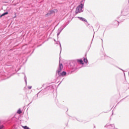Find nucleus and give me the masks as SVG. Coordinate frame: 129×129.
Masks as SVG:
<instances>
[{
    "label": "nucleus",
    "mask_w": 129,
    "mask_h": 129,
    "mask_svg": "<svg viewBox=\"0 0 129 129\" xmlns=\"http://www.w3.org/2000/svg\"><path fill=\"white\" fill-rule=\"evenodd\" d=\"M52 90H53V86L50 85V86L47 87L44 89L41 90V91L38 92L36 95H35L33 97L32 100L31 101L30 103H29V104H31V103H32V102H33V101H34V100H37V99H38V95L40 92L43 93V94L45 95V94H47V93H50L51 92H52Z\"/></svg>",
    "instance_id": "1"
},
{
    "label": "nucleus",
    "mask_w": 129,
    "mask_h": 129,
    "mask_svg": "<svg viewBox=\"0 0 129 129\" xmlns=\"http://www.w3.org/2000/svg\"><path fill=\"white\" fill-rule=\"evenodd\" d=\"M83 7H84V5H83V4H81L77 7L75 11L76 15L79 14V13H82V12H83V10H82Z\"/></svg>",
    "instance_id": "2"
},
{
    "label": "nucleus",
    "mask_w": 129,
    "mask_h": 129,
    "mask_svg": "<svg viewBox=\"0 0 129 129\" xmlns=\"http://www.w3.org/2000/svg\"><path fill=\"white\" fill-rule=\"evenodd\" d=\"M129 12V7L126 6L124 7V8L121 11V14L122 15V16H127Z\"/></svg>",
    "instance_id": "3"
},
{
    "label": "nucleus",
    "mask_w": 129,
    "mask_h": 129,
    "mask_svg": "<svg viewBox=\"0 0 129 129\" xmlns=\"http://www.w3.org/2000/svg\"><path fill=\"white\" fill-rule=\"evenodd\" d=\"M62 69H63V64L59 63L58 69L56 71V77H57V75H58V76H59V75L61 74V72L62 71Z\"/></svg>",
    "instance_id": "4"
},
{
    "label": "nucleus",
    "mask_w": 129,
    "mask_h": 129,
    "mask_svg": "<svg viewBox=\"0 0 129 129\" xmlns=\"http://www.w3.org/2000/svg\"><path fill=\"white\" fill-rule=\"evenodd\" d=\"M57 9L50 10L49 12L45 15V17H49V16H53L55 15V13L57 12Z\"/></svg>",
    "instance_id": "5"
},
{
    "label": "nucleus",
    "mask_w": 129,
    "mask_h": 129,
    "mask_svg": "<svg viewBox=\"0 0 129 129\" xmlns=\"http://www.w3.org/2000/svg\"><path fill=\"white\" fill-rule=\"evenodd\" d=\"M67 74V73L65 71H63L62 73H60L59 75L57 77V78H61V77H63V76H65Z\"/></svg>",
    "instance_id": "6"
},
{
    "label": "nucleus",
    "mask_w": 129,
    "mask_h": 129,
    "mask_svg": "<svg viewBox=\"0 0 129 129\" xmlns=\"http://www.w3.org/2000/svg\"><path fill=\"white\" fill-rule=\"evenodd\" d=\"M77 18L80 21H82V22H85V23H87V24H88L87 20L86 19H85V18H83V17H78Z\"/></svg>",
    "instance_id": "7"
},
{
    "label": "nucleus",
    "mask_w": 129,
    "mask_h": 129,
    "mask_svg": "<svg viewBox=\"0 0 129 129\" xmlns=\"http://www.w3.org/2000/svg\"><path fill=\"white\" fill-rule=\"evenodd\" d=\"M62 31H63V28H62V27H60L59 28H58V29L57 30V37H58V36H59L60 35V34L61 33V32H62Z\"/></svg>",
    "instance_id": "8"
},
{
    "label": "nucleus",
    "mask_w": 129,
    "mask_h": 129,
    "mask_svg": "<svg viewBox=\"0 0 129 129\" xmlns=\"http://www.w3.org/2000/svg\"><path fill=\"white\" fill-rule=\"evenodd\" d=\"M77 62L80 63V64H82V65H83L84 64V62H83V60L81 59H77Z\"/></svg>",
    "instance_id": "9"
},
{
    "label": "nucleus",
    "mask_w": 129,
    "mask_h": 129,
    "mask_svg": "<svg viewBox=\"0 0 129 129\" xmlns=\"http://www.w3.org/2000/svg\"><path fill=\"white\" fill-rule=\"evenodd\" d=\"M114 25L116 26V27H118V26H119V22L118 21H115Z\"/></svg>",
    "instance_id": "10"
},
{
    "label": "nucleus",
    "mask_w": 129,
    "mask_h": 129,
    "mask_svg": "<svg viewBox=\"0 0 129 129\" xmlns=\"http://www.w3.org/2000/svg\"><path fill=\"white\" fill-rule=\"evenodd\" d=\"M7 15H9V12H5L4 13L2 14L0 16V17H1V18H2V17H5V16H6Z\"/></svg>",
    "instance_id": "11"
},
{
    "label": "nucleus",
    "mask_w": 129,
    "mask_h": 129,
    "mask_svg": "<svg viewBox=\"0 0 129 129\" xmlns=\"http://www.w3.org/2000/svg\"><path fill=\"white\" fill-rule=\"evenodd\" d=\"M84 62L85 63V64H88V60L87 58H84Z\"/></svg>",
    "instance_id": "12"
},
{
    "label": "nucleus",
    "mask_w": 129,
    "mask_h": 129,
    "mask_svg": "<svg viewBox=\"0 0 129 129\" xmlns=\"http://www.w3.org/2000/svg\"><path fill=\"white\" fill-rule=\"evenodd\" d=\"M22 110H21V109H19L17 111V113H18V114H21L22 113Z\"/></svg>",
    "instance_id": "13"
},
{
    "label": "nucleus",
    "mask_w": 129,
    "mask_h": 129,
    "mask_svg": "<svg viewBox=\"0 0 129 129\" xmlns=\"http://www.w3.org/2000/svg\"><path fill=\"white\" fill-rule=\"evenodd\" d=\"M24 80L26 85H27V77L26 76V75H24Z\"/></svg>",
    "instance_id": "14"
},
{
    "label": "nucleus",
    "mask_w": 129,
    "mask_h": 129,
    "mask_svg": "<svg viewBox=\"0 0 129 129\" xmlns=\"http://www.w3.org/2000/svg\"><path fill=\"white\" fill-rule=\"evenodd\" d=\"M22 127L24 129H31L29 127H28V126H27V125H26V126H22Z\"/></svg>",
    "instance_id": "15"
},
{
    "label": "nucleus",
    "mask_w": 129,
    "mask_h": 129,
    "mask_svg": "<svg viewBox=\"0 0 129 129\" xmlns=\"http://www.w3.org/2000/svg\"><path fill=\"white\" fill-rule=\"evenodd\" d=\"M67 26V25H62V26L60 27V28H61L63 29V30L64 28H65Z\"/></svg>",
    "instance_id": "16"
},
{
    "label": "nucleus",
    "mask_w": 129,
    "mask_h": 129,
    "mask_svg": "<svg viewBox=\"0 0 129 129\" xmlns=\"http://www.w3.org/2000/svg\"><path fill=\"white\" fill-rule=\"evenodd\" d=\"M5 128V126L4 125H0V129Z\"/></svg>",
    "instance_id": "17"
},
{
    "label": "nucleus",
    "mask_w": 129,
    "mask_h": 129,
    "mask_svg": "<svg viewBox=\"0 0 129 129\" xmlns=\"http://www.w3.org/2000/svg\"><path fill=\"white\" fill-rule=\"evenodd\" d=\"M117 68H118V69H119L120 70H121V71H123V72H124V71L121 69H120L119 67H116Z\"/></svg>",
    "instance_id": "18"
},
{
    "label": "nucleus",
    "mask_w": 129,
    "mask_h": 129,
    "mask_svg": "<svg viewBox=\"0 0 129 129\" xmlns=\"http://www.w3.org/2000/svg\"><path fill=\"white\" fill-rule=\"evenodd\" d=\"M59 46H60V52H61V51H62V47L61 46V43H60V42H59Z\"/></svg>",
    "instance_id": "19"
},
{
    "label": "nucleus",
    "mask_w": 129,
    "mask_h": 129,
    "mask_svg": "<svg viewBox=\"0 0 129 129\" xmlns=\"http://www.w3.org/2000/svg\"><path fill=\"white\" fill-rule=\"evenodd\" d=\"M28 89H32V86H29L28 87Z\"/></svg>",
    "instance_id": "20"
},
{
    "label": "nucleus",
    "mask_w": 129,
    "mask_h": 129,
    "mask_svg": "<svg viewBox=\"0 0 129 129\" xmlns=\"http://www.w3.org/2000/svg\"><path fill=\"white\" fill-rule=\"evenodd\" d=\"M126 16H127L126 19H127L128 20H129V13H128V14H127Z\"/></svg>",
    "instance_id": "21"
},
{
    "label": "nucleus",
    "mask_w": 129,
    "mask_h": 129,
    "mask_svg": "<svg viewBox=\"0 0 129 129\" xmlns=\"http://www.w3.org/2000/svg\"><path fill=\"white\" fill-rule=\"evenodd\" d=\"M63 80H64V78H63V79L62 80V81L60 82V83L58 84V85H59V84H61V83H62V81H63Z\"/></svg>",
    "instance_id": "22"
},
{
    "label": "nucleus",
    "mask_w": 129,
    "mask_h": 129,
    "mask_svg": "<svg viewBox=\"0 0 129 129\" xmlns=\"http://www.w3.org/2000/svg\"><path fill=\"white\" fill-rule=\"evenodd\" d=\"M101 41H102V45H103V40H102V39H101Z\"/></svg>",
    "instance_id": "23"
},
{
    "label": "nucleus",
    "mask_w": 129,
    "mask_h": 129,
    "mask_svg": "<svg viewBox=\"0 0 129 129\" xmlns=\"http://www.w3.org/2000/svg\"><path fill=\"white\" fill-rule=\"evenodd\" d=\"M123 21H124V19L122 20H121L120 22L121 23H122V22H123Z\"/></svg>",
    "instance_id": "24"
},
{
    "label": "nucleus",
    "mask_w": 129,
    "mask_h": 129,
    "mask_svg": "<svg viewBox=\"0 0 129 129\" xmlns=\"http://www.w3.org/2000/svg\"><path fill=\"white\" fill-rule=\"evenodd\" d=\"M0 125H2V121L0 120Z\"/></svg>",
    "instance_id": "25"
},
{
    "label": "nucleus",
    "mask_w": 129,
    "mask_h": 129,
    "mask_svg": "<svg viewBox=\"0 0 129 129\" xmlns=\"http://www.w3.org/2000/svg\"><path fill=\"white\" fill-rule=\"evenodd\" d=\"M73 63H75V64H77V62H75V61H74Z\"/></svg>",
    "instance_id": "26"
},
{
    "label": "nucleus",
    "mask_w": 129,
    "mask_h": 129,
    "mask_svg": "<svg viewBox=\"0 0 129 129\" xmlns=\"http://www.w3.org/2000/svg\"><path fill=\"white\" fill-rule=\"evenodd\" d=\"M93 41V39H92V42L91 43H92V41Z\"/></svg>",
    "instance_id": "27"
},
{
    "label": "nucleus",
    "mask_w": 129,
    "mask_h": 129,
    "mask_svg": "<svg viewBox=\"0 0 129 129\" xmlns=\"http://www.w3.org/2000/svg\"><path fill=\"white\" fill-rule=\"evenodd\" d=\"M91 28H92V29H93V27L91 26Z\"/></svg>",
    "instance_id": "28"
},
{
    "label": "nucleus",
    "mask_w": 129,
    "mask_h": 129,
    "mask_svg": "<svg viewBox=\"0 0 129 129\" xmlns=\"http://www.w3.org/2000/svg\"><path fill=\"white\" fill-rule=\"evenodd\" d=\"M75 68H77V67H75Z\"/></svg>",
    "instance_id": "29"
},
{
    "label": "nucleus",
    "mask_w": 129,
    "mask_h": 129,
    "mask_svg": "<svg viewBox=\"0 0 129 129\" xmlns=\"http://www.w3.org/2000/svg\"><path fill=\"white\" fill-rule=\"evenodd\" d=\"M54 42H56V40L54 39Z\"/></svg>",
    "instance_id": "30"
},
{
    "label": "nucleus",
    "mask_w": 129,
    "mask_h": 129,
    "mask_svg": "<svg viewBox=\"0 0 129 129\" xmlns=\"http://www.w3.org/2000/svg\"><path fill=\"white\" fill-rule=\"evenodd\" d=\"M107 58H110V57H108V56H107Z\"/></svg>",
    "instance_id": "31"
},
{
    "label": "nucleus",
    "mask_w": 129,
    "mask_h": 129,
    "mask_svg": "<svg viewBox=\"0 0 129 129\" xmlns=\"http://www.w3.org/2000/svg\"><path fill=\"white\" fill-rule=\"evenodd\" d=\"M93 38H94V35H93Z\"/></svg>",
    "instance_id": "32"
},
{
    "label": "nucleus",
    "mask_w": 129,
    "mask_h": 129,
    "mask_svg": "<svg viewBox=\"0 0 129 129\" xmlns=\"http://www.w3.org/2000/svg\"><path fill=\"white\" fill-rule=\"evenodd\" d=\"M94 127L95 128V126H94Z\"/></svg>",
    "instance_id": "33"
},
{
    "label": "nucleus",
    "mask_w": 129,
    "mask_h": 129,
    "mask_svg": "<svg viewBox=\"0 0 129 129\" xmlns=\"http://www.w3.org/2000/svg\"><path fill=\"white\" fill-rule=\"evenodd\" d=\"M106 57V56L105 55V57Z\"/></svg>",
    "instance_id": "34"
}]
</instances>
